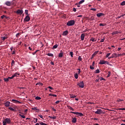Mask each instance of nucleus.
Instances as JSON below:
<instances>
[{
	"label": "nucleus",
	"mask_w": 125,
	"mask_h": 125,
	"mask_svg": "<svg viewBox=\"0 0 125 125\" xmlns=\"http://www.w3.org/2000/svg\"><path fill=\"white\" fill-rule=\"evenodd\" d=\"M2 125H6V124L10 125V124H11V120L10 118H5L3 121H2Z\"/></svg>",
	"instance_id": "nucleus-1"
},
{
	"label": "nucleus",
	"mask_w": 125,
	"mask_h": 125,
	"mask_svg": "<svg viewBox=\"0 0 125 125\" xmlns=\"http://www.w3.org/2000/svg\"><path fill=\"white\" fill-rule=\"evenodd\" d=\"M77 85H78L79 87H81V88H83V87H84V83L83 81L78 83Z\"/></svg>",
	"instance_id": "nucleus-2"
},
{
	"label": "nucleus",
	"mask_w": 125,
	"mask_h": 125,
	"mask_svg": "<svg viewBox=\"0 0 125 125\" xmlns=\"http://www.w3.org/2000/svg\"><path fill=\"white\" fill-rule=\"evenodd\" d=\"M67 26H73V25H75V21L74 20H71L69 21L67 23Z\"/></svg>",
	"instance_id": "nucleus-3"
},
{
	"label": "nucleus",
	"mask_w": 125,
	"mask_h": 125,
	"mask_svg": "<svg viewBox=\"0 0 125 125\" xmlns=\"http://www.w3.org/2000/svg\"><path fill=\"white\" fill-rule=\"evenodd\" d=\"M71 113H72V114H75L77 116H80L81 117H82V116H83V114L81 112H71Z\"/></svg>",
	"instance_id": "nucleus-4"
},
{
	"label": "nucleus",
	"mask_w": 125,
	"mask_h": 125,
	"mask_svg": "<svg viewBox=\"0 0 125 125\" xmlns=\"http://www.w3.org/2000/svg\"><path fill=\"white\" fill-rule=\"evenodd\" d=\"M16 13H17V14H19L20 15H21V14H23V10L18 9L16 12Z\"/></svg>",
	"instance_id": "nucleus-5"
},
{
	"label": "nucleus",
	"mask_w": 125,
	"mask_h": 125,
	"mask_svg": "<svg viewBox=\"0 0 125 125\" xmlns=\"http://www.w3.org/2000/svg\"><path fill=\"white\" fill-rule=\"evenodd\" d=\"M95 113V114L101 115V114H103V111H102V109H98Z\"/></svg>",
	"instance_id": "nucleus-6"
},
{
	"label": "nucleus",
	"mask_w": 125,
	"mask_h": 125,
	"mask_svg": "<svg viewBox=\"0 0 125 125\" xmlns=\"http://www.w3.org/2000/svg\"><path fill=\"white\" fill-rule=\"evenodd\" d=\"M12 101H13V102H14V103H16L17 104H22V102H20L16 100L12 99Z\"/></svg>",
	"instance_id": "nucleus-7"
},
{
	"label": "nucleus",
	"mask_w": 125,
	"mask_h": 125,
	"mask_svg": "<svg viewBox=\"0 0 125 125\" xmlns=\"http://www.w3.org/2000/svg\"><path fill=\"white\" fill-rule=\"evenodd\" d=\"M29 20H30V17H29V15L26 16V17L24 18V21H26V22H29Z\"/></svg>",
	"instance_id": "nucleus-8"
},
{
	"label": "nucleus",
	"mask_w": 125,
	"mask_h": 125,
	"mask_svg": "<svg viewBox=\"0 0 125 125\" xmlns=\"http://www.w3.org/2000/svg\"><path fill=\"white\" fill-rule=\"evenodd\" d=\"M97 17H101V16H104V14L102 13H99L97 14Z\"/></svg>",
	"instance_id": "nucleus-9"
},
{
	"label": "nucleus",
	"mask_w": 125,
	"mask_h": 125,
	"mask_svg": "<svg viewBox=\"0 0 125 125\" xmlns=\"http://www.w3.org/2000/svg\"><path fill=\"white\" fill-rule=\"evenodd\" d=\"M84 37H85V35H84V34L83 33L81 34V39L82 41H83V40H84Z\"/></svg>",
	"instance_id": "nucleus-10"
},
{
	"label": "nucleus",
	"mask_w": 125,
	"mask_h": 125,
	"mask_svg": "<svg viewBox=\"0 0 125 125\" xmlns=\"http://www.w3.org/2000/svg\"><path fill=\"white\" fill-rule=\"evenodd\" d=\"M10 105V102H6V103H5V106H6V107H9Z\"/></svg>",
	"instance_id": "nucleus-11"
},
{
	"label": "nucleus",
	"mask_w": 125,
	"mask_h": 125,
	"mask_svg": "<svg viewBox=\"0 0 125 125\" xmlns=\"http://www.w3.org/2000/svg\"><path fill=\"white\" fill-rule=\"evenodd\" d=\"M6 5H7V6H10L11 5V2L10 1H6L5 2Z\"/></svg>",
	"instance_id": "nucleus-12"
},
{
	"label": "nucleus",
	"mask_w": 125,
	"mask_h": 125,
	"mask_svg": "<svg viewBox=\"0 0 125 125\" xmlns=\"http://www.w3.org/2000/svg\"><path fill=\"white\" fill-rule=\"evenodd\" d=\"M105 61L101 60L99 62V64H101V65H103V64H105Z\"/></svg>",
	"instance_id": "nucleus-13"
},
{
	"label": "nucleus",
	"mask_w": 125,
	"mask_h": 125,
	"mask_svg": "<svg viewBox=\"0 0 125 125\" xmlns=\"http://www.w3.org/2000/svg\"><path fill=\"white\" fill-rule=\"evenodd\" d=\"M32 110H36V112H39L40 111V109H38V108L37 107H33L32 108Z\"/></svg>",
	"instance_id": "nucleus-14"
},
{
	"label": "nucleus",
	"mask_w": 125,
	"mask_h": 125,
	"mask_svg": "<svg viewBox=\"0 0 125 125\" xmlns=\"http://www.w3.org/2000/svg\"><path fill=\"white\" fill-rule=\"evenodd\" d=\"M72 123H77V118H76V117L73 118L72 120Z\"/></svg>",
	"instance_id": "nucleus-15"
},
{
	"label": "nucleus",
	"mask_w": 125,
	"mask_h": 125,
	"mask_svg": "<svg viewBox=\"0 0 125 125\" xmlns=\"http://www.w3.org/2000/svg\"><path fill=\"white\" fill-rule=\"evenodd\" d=\"M67 35H68V31L66 30L63 32L62 35L63 36H67Z\"/></svg>",
	"instance_id": "nucleus-16"
},
{
	"label": "nucleus",
	"mask_w": 125,
	"mask_h": 125,
	"mask_svg": "<svg viewBox=\"0 0 125 125\" xmlns=\"http://www.w3.org/2000/svg\"><path fill=\"white\" fill-rule=\"evenodd\" d=\"M98 52H99V51H95L93 54H92V57H94L95 56V55H96V54H97V53H98Z\"/></svg>",
	"instance_id": "nucleus-17"
},
{
	"label": "nucleus",
	"mask_w": 125,
	"mask_h": 125,
	"mask_svg": "<svg viewBox=\"0 0 125 125\" xmlns=\"http://www.w3.org/2000/svg\"><path fill=\"white\" fill-rule=\"evenodd\" d=\"M112 57H115L116 58H117V57H118V54L117 53L112 54Z\"/></svg>",
	"instance_id": "nucleus-18"
},
{
	"label": "nucleus",
	"mask_w": 125,
	"mask_h": 125,
	"mask_svg": "<svg viewBox=\"0 0 125 125\" xmlns=\"http://www.w3.org/2000/svg\"><path fill=\"white\" fill-rule=\"evenodd\" d=\"M119 31H114L113 32H112L111 33L112 35H117V34H119Z\"/></svg>",
	"instance_id": "nucleus-19"
},
{
	"label": "nucleus",
	"mask_w": 125,
	"mask_h": 125,
	"mask_svg": "<svg viewBox=\"0 0 125 125\" xmlns=\"http://www.w3.org/2000/svg\"><path fill=\"white\" fill-rule=\"evenodd\" d=\"M17 75L18 76H19L20 75V74L18 73H16L14 75H13L12 76H13V78H15V77H17Z\"/></svg>",
	"instance_id": "nucleus-20"
},
{
	"label": "nucleus",
	"mask_w": 125,
	"mask_h": 125,
	"mask_svg": "<svg viewBox=\"0 0 125 125\" xmlns=\"http://www.w3.org/2000/svg\"><path fill=\"white\" fill-rule=\"evenodd\" d=\"M89 21H92L93 20H94V17L93 16H92L90 17V19H88Z\"/></svg>",
	"instance_id": "nucleus-21"
},
{
	"label": "nucleus",
	"mask_w": 125,
	"mask_h": 125,
	"mask_svg": "<svg viewBox=\"0 0 125 125\" xmlns=\"http://www.w3.org/2000/svg\"><path fill=\"white\" fill-rule=\"evenodd\" d=\"M49 96H54V97H57V95H56L55 94H52V93L49 94Z\"/></svg>",
	"instance_id": "nucleus-22"
},
{
	"label": "nucleus",
	"mask_w": 125,
	"mask_h": 125,
	"mask_svg": "<svg viewBox=\"0 0 125 125\" xmlns=\"http://www.w3.org/2000/svg\"><path fill=\"white\" fill-rule=\"evenodd\" d=\"M74 77L76 79H78V78H79V74L78 73L74 74Z\"/></svg>",
	"instance_id": "nucleus-23"
},
{
	"label": "nucleus",
	"mask_w": 125,
	"mask_h": 125,
	"mask_svg": "<svg viewBox=\"0 0 125 125\" xmlns=\"http://www.w3.org/2000/svg\"><path fill=\"white\" fill-rule=\"evenodd\" d=\"M57 47H58V45L57 44L54 45L53 46V49H55V48H56Z\"/></svg>",
	"instance_id": "nucleus-24"
},
{
	"label": "nucleus",
	"mask_w": 125,
	"mask_h": 125,
	"mask_svg": "<svg viewBox=\"0 0 125 125\" xmlns=\"http://www.w3.org/2000/svg\"><path fill=\"white\" fill-rule=\"evenodd\" d=\"M49 118H50V119H52L53 120H56V116H49Z\"/></svg>",
	"instance_id": "nucleus-25"
},
{
	"label": "nucleus",
	"mask_w": 125,
	"mask_h": 125,
	"mask_svg": "<svg viewBox=\"0 0 125 125\" xmlns=\"http://www.w3.org/2000/svg\"><path fill=\"white\" fill-rule=\"evenodd\" d=\"M70 98H75V97H76V96L73 94H70Z\"/></svg>",
	"instance_id": "nucleus-26"
},
{
	"label": "nucleus",
	"mask_w": 125,
	"mask_h": 125,
	"mask_svg": "<svg viewBox=\"0 0 125 125\" xmlns=\"http://www.w3.org/2000/svg\"><path fill=\"white\" fill-rule=\"evenodd\" d=\"M59 57H63V53H60L59 54Z\"/></svg>",
	"instance_id": "nucleus-27"
},
{
	"label": "nucleus",
	"mask_w": 125,
	"mask_h": 125,
	"mask_svg": "<svg viewBox=\"0 0 125 125\" xmlns=\"http://www.w3.org/2000/svg\"><path fill=\"white\" fill-rule=\"evenodd\" d=\"M95 73V74H99L100 73V71L99 70V69H97L96 70Z\"/></svg>",
	"instance_id": "nucleus-28"
},
{
	"label": "nucleus",
	"mask_w": 125,
	"mask_h": 125,
	"mask_svg": "<svg viewBox=\"0 0 125 125\" xmlns=\"http://www.w3.org/2000/svg\"><path fill=\"white\" fill-rule=\"evenodd\" d=\"M82 60H83V58H82V57L80 56L78 57V61H82Z\"/></svg>",
	"instance_id": "nucleus-29"
},
{
	"label": "nucleus",
	"mask_w": 125,
	"mask_h": 125,
	"mask_svg": "<svg viewBox=\"0 0 125 125\" xmlns=\"http://www.w3.org/2000/svg\"><path fill=\"white\" fill-rule=\"evenodd\" d=\"M35 99H36V100H41V99H42V98L40 97L37 96L35 98Z\"/></svg>",
	"instance_id": "nucleus-30"
},
{
	"label": "nucleus",
	"mask_w": 125,
	"mask_h": 125,
	"mask_svg": "<svg viewBox=\"0 0 125 125\" xmlns=\"http://www.w3.org/2000/svg\"><path fill=\"white\" fill-rule=\"evenodd\" d=\"M90 41H91L92 42H96V40L93 38H91L90 40Z\"/></svg>",
	"instance_id": "nucleus-31"
},
{
	"label": "nucleus",
	"mask_w": 125,
	"mask_h": 125,
	"mask_svg": "<svg viewBox=\"0 0 125 125\" xmlns=\"http://www.w3.org/2000/svg\"><path fill=\"white\" fill-rule=\"evenodd\" d=\"M47 55H48V56H50L51 57H53V55L51 53H48Z\"/></svg>",
	"instance_id": "nucleus-32"
},
{
	"label": "nucleus",
	"mask_w": 125,
	"mask_h": 125,
	"mask_svg": "<svg viewBox=\"0 0 125 125\" xmlns=\"http://www.w3.org/2000/svg\"><path fill=\"white\" fill-rule=\"evenodd\" d=\"M105 64H107V65H109V66H112V64H110L108 62L105 61Z\"/></svg>",
	"instance_id": "nucleus-33"
},
{
	"label": "nucleus",
	"mask_w": 125,
	"mask_h": 125,
	"mask_svg": "<svg viewBox=\"0 0 125 125\" xmlns=\"http://www.w3.org/2000/svg\"><path fill=\"white\" fill-rule=\"evenodd\" d=\"M84 1V0H82L79 2V4H82V3H83V2Z\"/></svg>",
	"instance_id": "nucleus-34"
},
{
	"label": "nucleus",
	"mask_w": 125,
	"mask_h": 125,
	"mask_svg": "<svg viewBox=\"0 0 125 125\" xmlns=\"http://www.w3.org/2000/svg\"><path fill=\"white\" fill-rule=\"evenodd\" d=\"M8 109H9V110L11 111H15V109L11 107H9Z\"/></svg>",
	"instance_id": "nucleus-35"
},
{
	"label": "nucleus",
	"mask_w": 125,
	"mask_h": 125,
	"mask_svg": "<svg viewBox=\"0 0 125 125\" xmlns=\"http://www.w3.org/2000/svg\"><path fill=\"white\" fill-rule=\"evenodd\" d=\"M40 125H47V124H45L43 122H40Z\"/></svg>",
	"instance_id": "nucleus-36"
},
{
	"label": "nucleus",
	"mask_w": 125,
	"mask_h": 125,
	"mask_svg": "<svg viewBox=\"0 0 125 125\" xmlns=\"http://www.w3.org/2000/svg\"><path fill=\"white\" fill-rule=\"evenodd\" d=\"M4 82H8L9 81V79L8 77L7 78H4Z\"/></svg>",
	"instance_id": "nucleus-37"
},
{
	"label": "nucleus",
	"mask_w": 125,
	"mask_h": 125,
	"mask_svg": "<svg viewBox=\"0 0 125 125\" xmlns=\"http://www.w3.org/2000/svg\"><path fill=\"white\" fill-rule=\"evenodd\" d=\"M1 39L3 41H4V40H6V39H7V37H2Z\"/></svg>",
	"instance_id": "nucleus-38"
},
{
	"label": "nucleus",
	"mask_w": 125,
	"mask_h": 125,
	"mask_svg": "<svg viewBox=\"0 0 125 125\" xmlns=\"http://www.w3.org/2000/svg\"><path fill=\"white\" fill-rule=\"evenodd\" d=\"M70 54L71 57L73 58V55H74L73 52H70Z\"/></svg>",
	"instance_id": "nucleus-39"
},
{
	"label": "nucleus",
	"mask_w": 125,
	"mask_h": 125,
	"mask_svg": "<svg viewBox=\"0 0 125 125\" xmlns=\"http://www.w3.org/2000/svg\"><path fill=\"white\" fill-rule=\"evenodd\" d=\"M19 116L22 118V119H25V117L23 115L19 114Z\"/></svg>",
	"instance_id": "nucleus-40"
},
{
	"label": "nucleus",
	"mask_w": 125,
	"mask_h": 125,
	"mask_svg": "<svg viewBox=\"0 0 125 125\" xmlns=\"http://www.w3.org/2000/svg\"><path fill=\"white\" fill-rule=\"evenodd\" d=\"M107 74H108L107 77H110V76H111V72L108 71Z\"/></svg>",
	"instance_id": "nucleus-41"
},
{
	"label": "nucleus",
	"mask_w": 125,
	"mask_h": 125,
	"mask_svg": "<svg viewBox=\"0 0 125 125\" xmlns=\"http://www.w3.org/2000/svg\"><path fill=\"white\" fill-rule=\"evenodd\" d=\"M77 70L78 71L77 74L78 75H80L81 74V69H78Z\"/></svg>",
	"instance_id": "nucleus-42"
},
{
	"label": "nucleus",
	"mask_w": 125,
	"mask_h": 125,
	"mask_svg": "<svg viewBox=\"0 0 125 125\" xmlns=\"http://www.w3.org/2000/svg\"><path fill=\"white\" fill-rule=\"evenodd\" d=\"M121 5H125V1H124L122 2H121Z\"/></svg>",
	"instance_id": "nucleus-43"
},
{
	"label": "nucleus",
	"mask_w": 125,
	"mask_h": 125,
	"mask_svg": "<svg viewBox=\"0 0 125 125\" xmlns=\"http://www.w3.org/2000/svg\"><path fill=\"white\" fill-rule=\"evenodd\" d=\"M28 10H25V14H26V15H29L28 14Z\"/></svg>",
	"instance_id": "nucleus-44"
},
{
	"label": "nucleus",
	"mask_w": 125,
	"mask_h": 125,
	"mask_svg": "<svg viewBox=\"0 0 125 125\" xmlns=\"http://www.w3.org/2000/svg\"><path fill=\"white\" fill-rule=\"evenodd\" d=\"M110 55H111V53H107V54H106V58H108V57H109L110 56Z\"/></svg>",
	"instance_id": "nucleus-45"
},
{
	"label": "nucleus",
	"mask_w": 125,
	"mask_h": 125,
	"mask_svg": "<svg viewBox=\"0 0 125 125\" xmlns=\"http://www.w3.org/2000/svg\"><path fill=\"white\" fill-rule=\"evenodd\" d=\"M121 101H124V100H121L120 99H117V102H121Z\"/></svg>",
	"instance_id": "nucleus-46"
},
{
	"label": "nucleus",
	"mask_w": 125,
	"mask_h": 125,
	"mask_svg": "<svg viewBox=\"0 0 125 125\" xmlns=\"http://www.w3.org/2000/svg\"><path fill=\"white\" fill-rule=\"evenodd\" d=\"M69 110H71L72 111H74V108H73L71 106H69Z\"/></svg>",
	"instance_id": "nucleus-47"
},
{
	"label": "nucleus",
	"mask_w": 125,
	"mask_h": 125,
	"mask_svg": "<svg viewBox=\"0 0 125 125\" xmlns=\"http://www.w3.org/2000/svg\"><path fill=\"white\" fill-rule=\"evenodd\" d=\"M90 69H91V70H94V67L90 65Z\"/></svg>",
	"instance_id": "nucleus-48"
},
{
	"label": "nucleus",
	"mask_w": 125,
	"mask_h": 125,
	"mask_svg": "<svg viewBox=\"0 0 125 125\" xmlns=\"http://www.w3.org/2000/svg\"><path fill=\"white\" fill-rule=\"evenodd\" d=\"M118 110H122L123 111H125V108H119Z\"/></svg>",
	"instance_id": "nucleus-49"
},
{
	"label": "nucleus",
	"mask_w": 125,
	"mask_h": 125,
	"mask_svg": "<svg viewBox=\"0 0 125 125\" xmlns=\"http://www.w3.org/2000/svg\"><path fill=\"white\" fill-rule=\"evenodd\" d=\"M90 10H92L93 11H96V9H95V8H91Z\"/></svg>",
	"instance_id": "nucleus-50"
},
{
	"label": "nucleus",
	"mask_w": 125,
	"mask_h": 125,
	"mask_svg": "<svg viewBox=\"0 0 125 125\" xmlns=\"http://www.w3.org/2000/svg\"><path fill=\"white\" fill-rule=\"evenodd\" d=\"M1 18H2V19H3V18H6V17L5 16V15H2V16H1Z\"/></svg>",
	"instance_id": "nucleus-51"
},
{
	"label": "nucleus",
	"mask_w": 125,
	"mask_h": 125,
	"mask_svg": "<svg viewBox=\"0 0 125 125\" xmlns=\"http://www.w3.org/2000/svg\"><path fill=\"white\" fill-rule=\"evenodd\" d=\"M121 56H123L122 54H117V57H120Z\"/></svg>",
	"instance_id": "nucleus-52"
},
{
	"label": "nucleus",
	"mask_w": 125,
	"mask_h": 125,
	"mask_svg": "<svg viewBox=\"0 0 125 125\" xmlns=\"http://www.w3.org/2000/svg\"><path fill=\"white\" fill-rule=\"evenodd\" d=\"M104 40H105V39L103 38L101 39L100 42H104Z\"/></svg>",
	"instance_id": "nucleus-53"
},
{
	"label": "nucleus",
	"mask_w": 125,
	"mask_h": 125,
	"mask_svg": "<svg viewBox=\"0 0 125 125\" xmlns=\"http://www.w3.org/2000/svg\"><path fill=\"white\" fill-rule=\"evenodd\" d=\"M8 78L9 79H10V80H12V79L14 78L13 75H12L11 77H8Z\"/></svg>",
	"instance_id": "nucleus-54"
},
{
	"label": "nucleus",
	"mask_w": 125,
	"mask_h": 125,
	"mask_svg": "<svg viewBox=\"0 0 125 125\" xmlns=\"http://www.w3.org/2000/svg\"><path fill=\"white\" fill-rule=\"evenodd\" d=\"M34 120H35V121L34 122V123H38V118H34Z\"/></svg>",
	"instance_id": "nucleus-55"
},
{
	"label": "nucleus",
	"mask_w": 125,
	"mask_h": 125,
	"mask_svg": "<svg viewBox=\"0 0 125 125\" xmlns=\"http://www.w3.org/2000/svg\"><path fill=\"white\" fill-rule=\"evenodd\" d=\"M14 63H15L14 60H13L12 61V66H13V65H14Z\"/></svg>",
	"instance_id": "nucleus-56"
},
{
	"label": "nucleus",
	"mask_w": 125,
	"mask_h": 125,
	"mask_svg": "<svg viewBox=\"0 0 125 125\" xmlns=\"http://www.w3.org/2000/svg\"><path fill=\"white\" fill-rule=\"evenodd\" d=\"M38 51H39V50H36L34 53H33V55H35V54H36V53H37V52H38Z\"/></svg>",
	"instance_id": "nucleus-57"
},
{
	"label": "nucleus",
	"mask_w": 125,
	"mask_h": 125,
	"mask_svg": "<svg viewBox=\"0 0 125 125\" xmlns=\"http://www.w3.org/2000/svg\"><path fill=\"white\" fill-rule=\"evenodd\" d=\"M60 103V101H56V102H55V104H59Z\"/></svg>",
	"instance_id": "nucleus-58"
},
{
	"label": "nucleus",
	"mask_w": 125,
	"mask_h": 125,
	"mask_svg": "<svg viewBox=\"0 0 125 125\" xmlns=\"http://www.w3.org/2000/svg\"><path fill=\"white\" fill-rule=\"evenodd\" d=\"M20 35V33H17V34H16V37H17V38H18V37H19Z\"/></svg>",
	"instance_id": "nucleus-59"
},
{
	"label": "nucleus",
	"mask_w": 125,
	"mask_h": 125,
	"mask_svg": "<svg viewBox=\"0 0 125 125\" xmlns=\"http://www.w3.org/2000/svg\"><path fill=\"white\" fill-rule=\"evenodd\" d=\"M38 116L39 117H40V118H41V119H42V118H43V117L42 115H38Z\"/></svg>",
	"instance_id": "nucleus-60"
},
{
	"label": "nucleus",
	"mask_w": 125,
	"mask_h": 125,
	"mask_svg": "<svg viewBox=\"0 0 125 125\" xmlns=\"http://www.w3.org/2000/svg\"><path fill=\"white\" fill-rule=\"evenodd\" d=\"M73 10L74 12H76V11H77V9H76L75 8H73Z\"/></svg>",
	"instance_id": "nucleus-61"
},
{
	"label": "nucleus",
	"mask_w": 125,
	"mask_h": 125,
	"mask_svg": "<svg viewBox=\"0 0 125 125\" xmlns=\"http://www.w3.org/2000/svg\"><path fill=\"white\" fill-rule=\"evenodd\" d=\"M100 81H104V78H102V77H101V78H100Z\"/></svg>",
	"instance_id": "nucleus-62"
},
{
	"label": "nucleus",
	"mask_w": 125,
	"mask_h": 125,
	"mask_svg": "<svg viewBox=\"0 0 125 125\" xmlns=\"http://www.w3.org/2000/svg\"><path fill=\"white\" fill-rule=\"evenodd\" d=\"M48 88H49L50 89H53V88H52V87L49 86L48 87Z\"/></svg>",
	"instance_id": "nucleus-63"
},
{
	"label": "nucleus",
	"mask_w": 125,
	"mask_h": 125,
	"mask_svg": "<svg viewBox=\"0 0 125 125\" xmlns=\"http://www.w3.org/2000/svg\"><path fill=\"white\" fill-rule=\"evenodd\" d=\"M15 53H16L15 50H14L13 51L12 54H15Z\"/></svg>",
	"instance_id": "nucleus-64"
}]
</instances>
